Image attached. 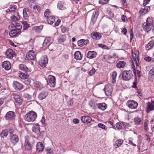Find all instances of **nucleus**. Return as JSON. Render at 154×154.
Masks as SVG:
<instances>
[{"mask_svg": "<svg viewBox=\"0 0 154 154\" xmlns=\"http://www.w3.org/2000/svg\"><path fill=\"white\" fill-rule=\"evenodd\" d=\"M154 109V100L148 103L147 112H149L150 111Z\"/></svg>", "mask_w": 154, "mask_h": 154, "instance_id": "20", "label": "nucleus"}, {"mask_svg": "<svg viewBox=\"0 0 154 154\" xmlns=\"http://www.w3.org/2000/svg\"><path fill=\"white\" fill-rule=\"evenodd\" d=\"M8 28L10 30H14V29H15V23H14L13 22H12L11 24L9 25L8 26Z\"/></svg>", "mask_w": 154, "mask_h": 154, "instance_id": "48", "label": "nucleus"}, {"mask_svg": "<svg viewBox=\"0 0 154 154\" xmlns=\"http://www.w3.org/2000/svg\"><path fill=\"white\" fill-rule=\"evenodd\" d=\"M109 0H99V3L102 5H104L107 4Z\"/></svg>", "mask_w": 154, "mask_h": 154, "instance_id": "50", "label": "nucleus"}, {"mask_svg": "<svg viewBox=\"0 0 154 154\" xmlns=\"http://www.w3.org/2000/svg\"><path fill=\"white\" fill-rule=\"evenodd\" d=\"M13 97L15 101L17 103L18 105H21L22 103V100L21 99L20 96L15 93H13Z\"/></svg>", "mask_w": 154, "mask_h": 154, "instance_id": "15", "label": "nucleus"}, {"mask_svg": "<svg viewBox=\"0 0 154 154\" xmlns=\"http://www.w3.org/2000/svg\"><path fill=\"white\" fill-rule=\"evenodd\" d=\"M127 106L130 108L132 109H136L138 106L137 102L132 100H129L127 101Z\"/></svg>", "mask_w": 154, "mask_h": 154, "instance_id": "6", "label": "nucleus"}, {"mask_svg": "<svg viewBox=\"0 0 154 154\" xmlns=\"http://www.w3.org/2000/svg\"><path fill=\"white\" fill-rule=\"evenodd\" d=\"M37 117L36 113L33 111L30 112L25 116V120L27 122H34Z\"/></svg>", "mask_w": 154, "mask_h": 154, "instance_id": "3", "label": "nucleus"}, {"mask_svg": "<svg viewBox=\"0 0 154 154\" xmlns=\"http://www.w3.org/2000/svg\"><path fill=\"white\" fill-rule=\"evenodd\" d=\"M144 129L146 131H147L148 130V124L147 122H145L144 124Z\"/></svg>", "mask_w": 154, "mask_h": 154, "instance_id": "61", "label": "nucleus"}, {"mask_svg": "<svg viewBox=\"0 0 154 154\" xmlns=\"http://www.w3.org/2000/svg\"><path fill=\"white\" fill-rule=\"evenodd\" d=\"M10 140L14 145L15 144L19 141L18 136L15 134H12L11 136Z\"/></svg>", "mask_w": 154, "mask_h": 154, "instance_id": "16", "label": "nucleus"}, {"mask_svg": "<svg viewBox=\"0 0 154 154\" xmlns=\"http://www.w3.org/2000/svg\"><path fill=\"white\" fill-rule=\"evenodd\" d=\"M33 9L34 10H37L38 11H40L41 10V8L38 5H35L33 6Z\"/></svg>", "mask_w": 154, "mask_h": 154, "instance_id": "53", "label": "nucleus"}, {"mask_svg": "<svg viewBox=\"0 0 154 154\" xmlns=\"http://www.w3.org/2000/svg\"><path fill=\"white\" fill-rule=\"evenodd\" d=\"M121 18L122 21L124 22H127V19L126 16H125L124 15H122L121 17Z\"/></svg>", "mask_w": 154, "mask_h": 154, "instance_id": "58", "label": "nucleus"}, {"mask_svg": "<svg viewBox=\"0 0 154 154\" xmlns=\"http://www.w3.org/2000/svg\"><path fill=\"white\" fill-rule=\"evenodd\" d=\"M11 18L12 20V22H13L14 23L16 22V21L19 20L20 19V17L18 14L17 13L15 12L14 13V15H13L11 17Z\"/></svg>", "mask_w": 154, "mask_h": 154, "instance_id": "22", "label": "nucleus"}, {"mask_svg": "<svg viewBox=\"0 0 154 154\" xmlns=\"http://www.w3.org/2000/svg\"><path fill=\"white\" fill-rule=\"evenodd\" d=\"M32 131L36 134L38 133L40 131L39 125L38 124L34 125L32 128Z\"/></svg>", "mask_w": 154, "mask_h": 154, "instance_id": "32", "label": "nucleus"}, {"mask_svg": "<svg viewBox=\"0 0 154 154\" xmlns=\"http://www.w3.org/2000/svg\"><path fill=\"white\" fill-rule=\"evenodd\" d=\"M91 36L93 39L96 40H99L100 39L101 37V36L100 33L97 32L91 33Z\"/></svg>", "mask_w": 154, "mask_h": 154, "instance_id": "23", "label": "nucleus"}, {"mask_svg": "<svg viewBox=\"0 0 154 154\" xmlns=\"http://www.w3.org/2000/svg\"><path fill=\"white\" fill-rule=\"evenodd\" d=\"M150 7H146L143 9H141L140 11L141 14H143L147 13L149 10Z\"/></svg>", "mask_w": 154, "mask_h": 154, "instance_id": "34", "label": "nucleus"}, {"mask_svg": "<svg viewBox=\"0 0 154 154\" xmlns=\"http://www.w3.org/2000/svg\"><path fill=\"white\" fill-rule=\"evenodd\" d=\"M97 107L100 109L104 110L106 109L107 107L106 104L103 103H99L97 104Z\"/></svg>", "mask_w": 154, "mask_h": 154, "instance_id": "31", "label": "nucleus"}, {"mask_svg": "<svg viewBox=\"0 0 154 154\" xmlns=\"http://www.w3.org/2000/svg\"><path fill=\"white\" fill-rule=\"evenodd\" d=\"M44 149V146L42 142H38L36 145V151L38 153L42 152Z\"/></svg>", "mask_w": 154, "mask_h": 154, "instance_id": "13", "label": "nucleus"}, {"mask_svg": "<svg viewBox=\"0 0 154 154\" xmlns=\"http://www.w3.org/2000/svg\"><path fill=\"white\" fill-rule=\"evenodd\" d=\"M154 45V39L150 41L146 46V49L147 50H149L152 48Z\"/></svg>", "mask_w": 154, "mask_h": 154, "instance_id": "30", "label": "nucleus"}, {"mask_svg": "<svg viewBox=\"0 0 154 154\" xmlns=\"http://www.w3.org/2000/svg\"><path fill=\"white\" fill-rule=\"evenodd\" d=\"M47 19L48 23L50 25L52 24L55 21V17L53 16H50Z\"/></svg>", "mask_w": 154, "mask_h": 154, "instance_id": "28", "label": "nucleus"}, {"mask_svg": "<svg viewBox=\"0 0 154 154\" xmlns=\"http://www.w3.org/2000/svg\"><path fill=\"white\" fill-rule=\"evenodd\" d=\"M57 7L59 9L62 10L65 9V7L63 5V3L62 2H58L57 4Z\"/></svg>", "mask_w": 154, "mask_h": 154, "instance_id": "41", "label": "nucleus"}, {"mask_svg": "<svg viewBox=\"0 0 154 154\" xmlns=\"http://www.w3.org/2000/svg\"><path fill=\"white\" fill-rule=\"evenodd\" d=\"M13 86L16 90H20L23 88V85L17 81H14L13 83Z\"/></svg>", "mask_w": 154, "mask_h": 154, "instance_id": "14", "label": "nucleus"}, {"mask_svg": "<svg viewBox=\"0 0 154 154\" xmlns=\"http://www.w3.org/2000/svg\"><path fill=\"white\" fill-rule=\"evenodd\" d=\"M61 29L62 32L63 33H64L66 31V27L63 26H61Z\"/></svg>", "mask_w": 154, "mask_h": 154, "instance_id": "62", "label": "nucleus"}, {"mask_svg": "<svg viewBox=\"0 0 154 154\" xmlns=\"http://www.w3.org/2000/svg\"><path fill=\"white\" fill-rule=\"evenodd\" d=\"M15 23V28L17 30L18 32H20V29L22 28V26L21 24L20 23H17V22Z\"/></svg>", "mask_w": 154, "mask_h": 154, "instance_id": "43", "label": "nucleus"}, {"mask_svg": "<svg viewBox=\"0 0 154 154\" xmlns=\"http://www.w3.org/2000/svg\"><path fill=\"white\" fill-rule=\"evenodd\" d=\"M19 69L27 72L28 71V69L26 65L24 64H20L19 66Z\"/></svg>", "mask_w": 154, "mask_h": 154, "instance_id": "37", "label": "nucleus"}, {"mask_svg": "<svg viewBox=\"0 0 154 154\" xmlns=\"http://www.w3.org/2000/svg\"><path fill=\"white\" fill-rule=\"evenodd\" d=\"M134 121L136 125H140L142 123V121L141 118L138 117H135L134 119Z\"/></svg>", "mask_w": 154, "mask_h": 154, "instance_id": "35", "label": "nucleus"}, {"mask_svg": "<svg viewBox=\"0 0 154 154\" xmlns=\"http://www.w3.org/2000/svg\"><path fill=\"white\" fill-rule=\"evenodd\" d=\"M66 40V38L63 36L60 37L58 39V42H64Z\"/></svg>", "mask_w": 154, "mask_h": 154, "instance_id": "52", "label": "nucleus"}, {"mask_svg": "<svg viewBox=\"0 0 154 154\" xmlns=\"http://www.w3.org/2000/svg\"><path fill=\"white\" fill-rule=\"evenodd\" d=\"M133 77L132 72L131 70L124 71L123 72L122 77L124 80H129Z\"/></svg>", "mask_w": 154, "mask_h": 154, "instance_id": "4", "label": "nucleus"}, {"mask_svg": "<svg viewBox=\"0 0 154 154\" xmlns=\"http://www.w3.org/2000/svg\"><path fill=\"white\" fill-rule=\"evenodd\" d=\"M2 66L5 69L8 70L11 68V65L10 62L8 61H4L2 65Z\"/></svg>", "mask_w": 154, "mask_h": 154, "instance_id": "17", "label": "nucleus"}, {"mask_svg": "<svg viewBox=\"0 0 154 154\" xmlns=\"http://www.w3.org/2000/svg\"><path fill=\"white\" fill-rule=\"evenodd\" d=\"M5 54L8 57L11 59L15 56V53L12 50L9 49L7 50Z\"/></svg>", "mask_w": 154, "mask_h": 154, "instance_id": "11", "label": "nucleus"}, {"mask_svg": "<svg viewBox=\"0 0 154 154\" xmlns=\"http://www.w3.org/2000/svg\"><path fill=\"white\" fill-rule=\"evenodd\" d=\"M93 13V14L92 16L96 19L97 17L99 14V11L97 10H95L94 9H92L91 11Z\"/></svg>", "mask_w": 154, "mask_h": 154, "instance_id": "42", "label": "nucleus"}, {"mask_svg": "<svg viewBox=\"0 0 154 154\" xmlns=\"http://www.w3.org/2000/svg\"><path fill=\"white\" fill-rule=\"evenodd\" d=\"M97 55V53L94 51H89L87 55V57L89 59H92L95 58Z\"/></svg>", "mask_w": 154, "mask_h": 154, "instance_id": "19", "label": "nucleus"}, {"mask_svg": "<svg viewBox=\"0 0 154 154\" xmlns=\"http://www.w3.org/2000/svg\"><path fill=\"white\" fill-rule=\"evenodd\" d=\"M123 142V140H116L114 144V147L116 148L119 147Z\"/></svg>", "mask_w": 154, "mask_h": 154, "instance_id": "29", "label": "nucleus"}, {"mask_svg": "<svg viewBox=\"0 0 154 154\" xmlns=\"http://www.w3.org/2000/svg\"><path fill=\"white\" fill-rule=\"evenodd\" d=\"M23 97L24 98L26 99L27 100H29L31 98V96L27 94H25L23 95Z\"/></svg>", "mask_w": 154, "mask_h": 154, "instance_id": "54", "label": "nucleus"}, {"mask_svg": "<svg viewBox=\"0 0 154 154\" xmlns=\"http://www.w3.org/2000/svg\"><path fill=\"white\" fill-rule=\"evenodd\" d=\"M73 122L74 124H78L79 122V120L77 119H74L73 120Z\"/></svg>", "mask_w": 154, "mask_h": 154, "instance_id": "64", "label": "nucleus"}, {"mask_svg": "<svg viewBox=\"0 0 154 154\" xmlns=\"http://www.w3.org/2000/svg\"><path fill=\"white\" fill-rule=\"evenodd\" d=\"M117 73L116 72L114 71L112 72V83H115L116 81V77L117 76Z\"/></svg>", "mask_w": 154, "mask_h": 154, "instance_id": "46", "label": "nucleus"}, {"mask_svg": "<svg viewBox=\"0 0 154 154\" xmlns=\"http://www.w3.org/2000/svg\"><path fill=\"white\" fill-rule=\"evenodd\" d=\"M153 23L152 17H148L146 19V22L143 23L144 29L147 32L149 31L153 26Z\"/></svg>", "mask_w": 154, "mask_h": 154, "instance_id": "2", "label": "nucleus"}, {"mask_svg": "<svg viewBox=\"0 0 154 154\" xmlns=\"http://www.w3.org/2000/svg\"><path fill=\"white\" fill-rule=\"evenodd\" d=\"M36 55L35 51L31 50L27 53L26 57L28 60H33L36 58Z\"/></svg>", "mask_w": 154, "mask_h": 154, "instance_id": "9", "label": "nucleus"}, {"mask_svg": "<svg viewBox=\"0 0 154 154\" xmlns=\"http://www.w3.org/2000/svg\"><path fill=\"white\" fill-rule=\"evenodd\" d=\"M19 76L21 79H27L29 77L28 75L22 72L20 73Z\"/></svg>", "mask_w": 154, "mask_h": 154, "instance_id": "44", "label": "nucleus"}, {"mask_svg": "<svg viewBox=\"0 0 154 154\" xmlns=\"http://www.w3.org/2000/svg\"><path fill=\"white\" fill-rule=\"evenodd\" d=\"M137 79L136 78H135V80L133 82V87L134 88H136V85H137Z\"/></svg>", "mask_w": 154, "mask_h": 154, "instance_id": "60", "label": "nucleus"}, {"mask_svg": "<svg viewBox=\"0 0 154 154\" xmlns=\"http://www.w3.org/2000/svg\"><path fill=\"white\" fill-rule=\"evenodd\" d=\"M88 42V40L82 39L78 41V44L79 46H82L87 44Z\"/></svg>", "mask_w": 154, "mask_h": 154, "instance_id": "27", "label": "nucleus"}, {"mask_svg": "<svg viewBox=\"0 0 154 154\" xmlns=\"http://www.w3.org/2000/svg\"><path fill=\"white\" fill-rule=\"evenodd\" d=\"M126 64V63L124 61H120L119 62L116 64V67L119 68L121 69L123 68Z\"/></svg>", "mask_w": 154, "mask_h": 154, "instance_id": "33", "label": "nucleus"}, {"mask_svg": "<svg viewBox=\"0 0 154 154\" xmlns=\"http://www.w3.org/2000/svg\"><path fill=\"white\" fill-rule=\"evenodd\" d=\"M51 40V38H46L43 43L42 45L43 47H45L49 45H48L50 42Z\"/></svg>", "mask_w": 154, "mask_h": 154, "instance_id": "39", "label": "nucleus"}, {"mask_svg": "<svg viewBox=\"0 0 154 154\" xmlns=\"http://www.w3.org/2000/svg\"><path fill=\"white\" fill-rule=\"evenodd\" d=\"M74 58L77 60H80L82 59V55L79 51H76L74 54Z\"/></svg>", "mask_w": 154, "mask_h": 154, "instance_id": "25", "label": "nucleus"}, {"mask_svg": "<svg viewBox=\"0 0 154 154\" xmlns=\"http://www.w3.org/2000/svg\"><path fill=\"white\" fill-rule=\"evenodd\" d=\"M154 78V67L149 71V73L148 78L150 79H152Z\"/></svg>", "mask_w": 154, "mask_h": 154, "instance_id": "36", "label": "nucleus"}, {"mask_svg": "<svg viewBox=\"0 0 154 154\" xmlns=\"http://www.w3.org/2000/svg\"><path fill=\"white\" fill-rule=\"evenodd\" d=\"M48 57L47 56H45L41 57L39 61V64L41 66L45 67L48 64Z\"/></svg>", "mask_w": 154, "mask_h": 154, "instance_id": "8", "label": "nucleus"}, {"mask_svg": "<svg viewBox=\"0 0 154 154\" xmlns=\"http://www.w3.org/2000/svg\"><path fill=\"white\" fill-rule=\"evenodd\" d=\"M8 134V131L7 130H4L2 131V132L0 134L1 137L3 138L5 137H6Z\"/></svg>", "mask_w": 154, "mask_h": 154, "instance_id": "40", "label": "nucleus"}, {"mask_svg": "<svg viewBox=\"0 0 154 154\" xmlns=\"http://www.w3.org/2000/svg\"><path fill=\"white\" fill-rule=\"evenodd\" d=\"M48 92H42L40 93L38 97V98L40 100H43L47 97L48 95Z\"/></svg>", "mask_w": 154, "mask_h": 154, "instance_id": "24", "label": "nucleus"}, {"mask_svg": "<svg viewBox=\"0 0 154 154\" xmlns=\"http://www.w3.org/2000/svg\"><path fill=\"white\" fill-rule=\"evenodd\" d=\"M28 12V9L27 8H24L23 11V17L25 19H26L28 16L27 12Z\"/></svg>", "mask_w": 154, "mask_h": 154, "instance_id": "45", "label": "nucleus"}, {"mask_svg": "<svg viewBox=\"0 0 154 154\" xmlns=\"http://www.w3.org/2000/svg\"><path fill=\"white\" fill-rule=\"evenodd\" d=\"M24 26V29H26L29 27V25H28L26 21H24L23 22Z\"/></svg>", "mask_w": 154, "mask_h": 154, "instance_id": "56", "label": "nucleus"}, {"mask_svg": "<svg viewBox=\"0 0 154 154\" xmlns=\"http://www.w3.org/2000/svg\"><path fill=\"white\" fill-rule=\"evenodd\" d=\"M19 32H18L17 30L16 29H14V30H11L9 32V34L11 37H13Z\"/></svg>", "mask_w": 154, "mask_h": 154, "instance_id": "38", "label": "nucleus"}, {"mask_svg": "<svg viewBox=\"0 0 154 154\" xmlns=\"http://www.w3.org/2000/svg\"><path fill=\"white\" fill-rule=\"evenodd\" d=\"M50 12L48 9H46L44 12V16L47 18L49 16V15Z\"/></svg>", "mask_w": 154, "mask_h": 154, "instance_id": "51", "label": "nucleus"}, {"mask_svg": "<svg viewBox=\"0 0 154 154\" xmlns=\"http://www.w3.org/2000/svg\"><path fill=\"white\" fill-rule=\"evenodd\" d=\"M116 128L119 129H124L125 128V125L124 122H119L116 124Z\"/></svg>", "mask_w": 154, "mask_h": 154, "instance_id": "26", "label": "nucleus"}, {"mask_svg": "<svg viewBox=\"0 0 154 154\" xmlns=\"http://www.w3.org/2000/svg\"><path fill=\"white\" fill-rule=\"evenodd\" d=\"M95 71L96 70L94 69H92L89 72L90 75L91 76L94 73Z\"/></svg>", "mask_w": 154, "mask_h": 154, "instance_id": "59", "label": "nucleus"}, {"mask_svg": "<svg viewBox=\"0 0 154 154\" xmlns=\"http://www.w3.org/2000/svg\"><path fill=\"white\" fill-rule=\"evenodd\" d=\"M26 140L24 144V147L25 149L27 151H30L32 149V144L34 142L32 137H29L26 136Z\"/></svg>", "mask_w": 154, "mask_h": 154, "instance_id": "1", "label": "nucleus"}, {"mask_svg": "<svg viewBox=\"0 0 154 154\" xmlns=\"http://www.w3.org/2000/svg\"><path fill=\"white\" fill-rule=\"evenodd\" d=\"M48 80L47 81L48 85L51 87H54L56 84L55 77L52 75H49L48 76Z\"/></svg>", "mask_w": 154, "mask_h": 154, "instance_id": "5", "label": "nucleus"}, {"mask_svg": "<svg viewBox=\"0 0 154 154\" xmlns=\"http://www.w3.org/2000/svg\"><path fill=\"white\" fill-rule=\"evenodd\" d=\"M15 113L12 111H9L7 112L5 116V118L9 121L14 120L15 117Z\"/></svg>", "mask_w": 154, "mask_h": 154, "instance_id": "7", "label": "nucleus"}, {"mask_svg": "<svg viewBox=\"0 0 154 154\" xmlns=\"http://www.w3.org/2000/svg\"><path fill=\"white\" fill-rule=\"evenodd\" d=\"M53 152V150L51 148H48L47 149V154H52Z\"/></svg>", "mask_w": 154, "mask_h": 154, "instance_id": "55", "label": "nucleus"}, {"mask_svg": "<svg viewBox=\"0 0 154 154\" xmlns=\"http://www.w3.org/2000/svg\"><path fill=\"white\" fill-rule=\"evenodd\" d=\"M144 58L145 60L147 62H149L151 60V58L148 56H145Z\"/></svg>", "mask_w": 154, "mask_h": 154, "instance_id": "57", "label": "nucleus"}, {"mask_svg": "<svg viewBox=\"0 0 154 154\" xmlns=\"http://www.w3.org/2000/svg\"><path fill=\"white\" fill-rule=\"evenodd\" d=\"M133 58L134 62H135L137 66H138L139 65V55L138 53L136 54L134 53L133 55Z\"/></svg>", "mask_w": 154, "mask_h": 154, "instance_id": "18", "label": "nucleus"}, {"mask_svg": "<svg viewBox=\"0 0 154 154\" xmlns=\"http://www.w3.org/2000/svg\"><path fill=\"white\" fill-rule=\"evenodd\" d=\"M132 68L134 74L135 76V78L137 79V77L138 78L140 77L141 76L140 72L138 70H137V69H135V66L134 65L132 66Z\"/></svg>", "mask_w": 154, "mask_h": 154, "instance_id": "21", "label": "nucleus"}, {"mask_svg": "<svg viewBox=\"0 0 154 154\" xmlns=\"http://www.w3.org/2000/svg\"><path fill=\"white\" fill-rule=\"evenodd\" d=\"M112 87L111 85H106L104 88L105 94L107 96L110 95L112 92Z\"/></svg>", "mask_w": 154, "mask_h": 154, "instance_id": "10", "label": "nucleus"}, {"mask_svg": "<svg viewBox=\"0 0 154 154\" xmlns=\"http://www.w3.org/2000/svg\"><path fill=\"white\" fill-rule=\"evenodd\" d=\"M130 140L129 141V143L131 144V145H132L134 146H136V145L134 144L133 142H132V139L131 138H129Z\"/></svg>", "mask_w": 154, "mask_h": 154, "instance_id": "63", "label": "nucleus"}, {"mask_svg": "<svg viewBox=\"0 0 154 154\" xmlns=\"http://www.w3.org/2000/svg\"><path fill=\"white\" fill-rule=\"evenodd\" d=\"M81 119L82 122L86 123H90L92 121L91 118L88 116H82L81 117Z\"/></svg>", "mask_w": 154, "mask_h": 154, "instance_id": "12", "label": "nucleus"}, {"mask_svg": "<svg viewBox=\"0 0 154 154\" xmlns=\"http://www.w3.org/2000/svg\"><path fill=\"white\" fill-rule=\"evenodd\" d=\"M38 135V137H39L41 139H42L44 136L45 134V132L43 131H40L37 134Z\"/></svg>", "mask_w": 154, "mask_h": 154, "instance_id": "47", "label": "nucleus"}, {"mask_svg": "<svg viewBox=\"0 0 154 154\" xmlns=\"http://www.w3.org/2000/svg\"><path fill=\"white\" fill-rule=\"evenodd\" d=\"M98 126L104 130H106V126L102 123H99L98 124Z\"/></svg>", "mask_w": 154, "mask_h": 154, "instance_id": "49", "label": "nucleus"}]
</instances>
